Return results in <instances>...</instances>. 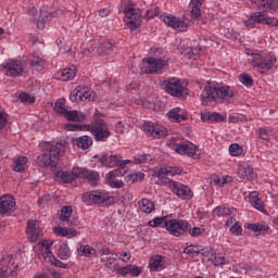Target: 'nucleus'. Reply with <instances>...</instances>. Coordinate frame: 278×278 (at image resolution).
<instances>
[{
    "label": "nucleus",
    "instance_id": "nucleus-59",
    "mask_svg": "<svg viewBox=\"0 0 278 278\" xmlns=\"http://www.w3.org/2000/svg\"><path fill=\"white\" fill-rule=\"evenodd\" d=\"M54 233L56 236H61L62 238H67L68 236V229L67 228H62V227H55L54 228Z\"/></svg>",
    "mask_w": 278,
    "mask_h": 278
},
{
    "label": "nucleus",
    "instance_id": "nucleus-40",
    "mask_svg": "<svg viewBox=\"0 0 278 278\" xmlns=\"http://www.w3.org/2000/svg\"><path fill=\"white\" fill-rule=\"evenodd\" d=\"M27 162L29 159L27 156H21L15 161V165L13 166V170L15 173H25V166H27Z\"/></svg>",
    "mask_w": 278,
    "mask_h": 278
},
{
    "label": "nucleus",
    "instance_id": "nucleus-55",
    "mask_svg": "<svg viewBox=\"0 0 278 278\" xmlns=\"http://www.w3.org/2000/svg\"><path fill=\"white\" fill-rule=\"evenodd\" d=\"M71 250L68 249V245L62 244L59 249V257L60 260H66V257H70Z\"/></svg>",
    "mask_w": 278,
    "mask_h": 278
},
{
    "label": "nucleus",
    "instance_id": "nucleus-9",
    "mask_svg": "<svg viewBox=\"0 0 278 278\" xmlns=\"http://www.w3.org/2000/svg\"><path fill=\"white\" fill-rule=\"evenodd\" d=\"M161 21H163L167 27H172L175 31H186L188 29V23L169 13L161 15Z\"/></svg>",
    "mask_w": 278,
    "mask_h": 278
},
{
    "label": "nucleus",
    "instance_id": "nucleus-52",
    "mask_svg": "<svg viewBox=\"0 0 278 278\" xmlns=\"http://www.w3.org/2000/svg\"><path fill=\"white\" fill-rule=\"evenodd\" d=\"M243 149L242 146L238 144V143H232L229 147V153L230 155H232L233 157H238V155H242L243 153Z\"/></svg>",
    "mask_w": 278,
    "mask_h": 278
},
{
    "label": "nucleus",
    "instance_id": "nucleus-3",
    "mask_svg": "<svg viewBox=\"0 0 278 278\" xmlns=\"http://www.w3.org/2000/svg\"><path fill=\"white\" fill-rule=\"evenodd\" d=\"M244 53L251 58L249 59L251 66H253V68H257L261 73H268V71H273V68H275V64H277V56L274 54L249 48L244 50Z\"/></svg>",
    "mask_w": 278,
    "mask_h": 278
},
{
    "label": "nucleus",
    "instance_id": "nucleus-18",
    "mask_svg": "<svg viewBox=\"0 0 278 278\" xmlns=\"http://www.w3.org/2000/svg\"><path fill=\"white\" fill-rule=\"evenodd\" d=\"M14 207H16V202L13 197L3 195L0 198V214H10V212H14Z\"/></svg>",
    "mask_w": 278,
    "mask_h": 278
},
{
    "label": "nucleus",
    "instance_id": "nucleus-39",
    "mask_svg": "<svg viewBox=\"0 0 278 278\" xmlns=\"http://www.w3.org/2000/svg\"><path fill=\"white\" fill-rule=\"evenodd\" d=\"M248 229H250V231H254V233L260 235V233H268V229H270V227L266 223L249 224Z\"/></svg>",
    "mask_w": 278,
    "mask_h": 278
},
{
    "label": "nucleus",
    "instance_id": "nucleus-22",
    "mask_svg": "<svg viewBox=\"0 0 278 278\" xmlns=\"http://www.w3.org/2000/svg\"><path fill=\"white\" fill-rule=\"evenodd\" d=\"M75 75H77V66L71 65L58 72L55 78L59 79V81H71V79H75Z\"/></svg>",
    "mask_w": 278,
    "mask_h": 278
},
{
    "label": "nucleus",
    "instance_id": "nucleus-19",
    "mask_svg": "<svg viewBox=\"0 0 278 278\" xmlns=\"http://www.w3.org/2000/svg\"><path fill=\"white\" fill-rule=\"evenodd\" d=\"M181 168L177 166H161L159 172H154V177L159 179H164L165 177H175L181 173Z\"/></svg>",
    "mask_w": 278,
    "mask_h": 278
},
{
    "label": "nucleus",
    "instance_id": "nucleus-64",
    "mask_svg": "<svg viewBox=\"0 0 278 278\" xmlns=\"http://www.w3.org/2000/svg\"><path fill=\"white\" fill-rule=\"evenodd\" d=\"M116 131L117 134H125V131H127V127H125V124H123V122H118L116 125Z\"/></svg>",
    "mask_w": 278,
    "mask_h": 278
},
{
    "label": "nucleus",
    "instance_id": "nucleus-21",
    "mask_svg": "<svg viewBox=\"0 0 278 278\" xmlns=\"http://www.w3.org/2000/svg\"><path fill=\"white\" fill-rule=\"evenodd\" d=\"M96 160L99 159V162H101L102 166H106L109 168H114V166H118V160H121L119 155H113L104 153L101 156L94 155Z\"/></svg>",
    "mask_w": 278,
    "mask_h": 278
},
{
    "label": "nucleus",
    "instance_id": "nucleus-57",
    "mask_svg": "<svg viewBox=\"0 0 278 278\" xmlns=\"http://www.w3.org/2000/svg\"><path fill=\"white\" fill-rule=\"evenodd\" d=\"M73 142L77 146L78 149H83V151L90 149V146L92 144V140H76Z\"/></svg>",
    "mask_w": 278,
    "mask_h": 278
},
{
    "label": "nucleus",
    "instance_id": "nucleus-12",
    "mask_svg": "<svg viewBox=\"0 0 278 278\" xmlns=\"http://www.w3.org/2000/svg\"><path fill=\"white\" fill-rule=\"evenodd\" d=\"M16 268H18V264L14 263V257L8 255L2 260V267H0V278H8L9 273L12 277L16 275Z\"/></svg>",
    "mask_w": 278,
    "mask_h": 278
},
{
    "label": "nucleus",
    "instance_id": "nucleus-25",
    "mask_svg": "<svg viewBox=\"0 0 278 278\" xmlns=\"http://www.w3.org/2000/svg\"><path fill=\"white\" fill-rule=\"evenodd\" d=\"M237 175L242 179V181H244V179H247V181H253V179L257 177V174L253 172V167H251V165L240 166Z\"/></svg>",
    "mask_w": 278,
    "mask_h": 278
},
{
    "label": "nucleus",
    "instance_id": "nucleus-31",
    "mask_svg": "<svg viewBox=\"0 0 278 278\" xmlns=\"http://www.w3.org/2000/svg\"><path fill=\"white\" fill-rule=\"evenodd\" d=\"M64 118L71 121L72 123H84V121H86V114L77 110L67 111L64 115Z\"/></svg>",
    "mask_w": 278,
    "mask_h": 278
},
{
    "label": "nucleus",
    "instance_id": "nucleus-14",
    "mask_svg": "<svg viewBox=\"0 0 278 278\" xmlns=\"http://www.w3.org/2000/svg\"><path fill=\"white\" fill-rule=\"evenodd\" d=\"M174 150L180 155H188V157H194V155H197V151H199V147L191 141H187L186 143L175 144Z\"/></svg>",
    "mask_w": 278,
    "mask_h": 278
},
{
    "label": "nucleus",
    "instance_id": "nucleus-10",
    "mask_svg": "<svg viewBox=\"0 0 278 278\" xmlns=\"http://www.w3.org/2000/svg\"><path fill=\"white\" fill-rule=\"evenodd\" d=\"M165 91L172 97H181L184 94V83L179 78H168L164 80Z\"/></svg>",
    "mask_w": 278,
    "mask_h": 278
},
{
    "label": "nucleus",
    "instance_id": "nucleus-61",
    "mask_svg": "<svg viewBox=\"0 0 278 278\" xmlns=\"http://www.w3.org/2000/svg\"><path fill=\"white\" fill-rule=\"evenodd\" d=\"M119 168L118 169H115L113 173L115 175V177H118V175L123 176V175H126L127 172L129 170V167L127 166H118Z\"/></svg>",
    "mask_w": 278,
    "mask_h": 278
},
{
    "label": "nucleus",
    "instance_id": "nucleus-5",
    "mask_svg": "<svg viewBox=\"0 0 278 278\" xmlns=\"http://www.w3.org/2000/svg\"><path fill=\"white\" fill-rule=\"evenodd\" d=\"M151 53H154V56L142 59L141 73L147 75H152L153 73H161L165 68L168 62L165 59H162V50L154 48L151 49Z\"/></svg>",
    "mask_w": 278,
    "mask_h": 278
},
{
    "label": "nucleus",
    "instance_id": "nucleus-26",
    "mask_svg": "<svg viewBox=\"0 0 278 278\" xmlns=\"http://www.w3.org/2000/svg\"><path fill=\"white\" fill-rule=\"evenodd\" d=\"M124 14L129 21H136V18H142V11L137 9L134 4L128 3L125 7Z\"/></svg>",
    "mask_w": 278,
    "mask_h": 278
},
{
    "label": "nucleus",
    "instance_id": "nucleus-7",
    "mask_svg": "<svg viewBox=\"0 0 278 278\" xmlns=\"http://www.w3.org/2000/svg\"><path fill=\"white\" fill-rule=\"evenodd\" d=\"M165 229L176 238H181L185 233L190 231V223L185 219H168L165 224Z\"/></svg>",
    "mask_w": 278,
    "mask_h": 278
},
{
    "label": "nucleus",
    "instance_id": "nucleus-28",
    "mask_svg": "<svg viewBox=\"0 0 278 278\" xmlns=\"http://www.w3.org/2000/svg\"><path fill=\"white\" fill-rule=\"evenodd\" d=\"M140 273H142V267L134 265H126L118 270V275H122V277H127V275H130V277H139Z\"/></svg>",
    "mask_w": 278,
    "mask_h": 278
},
{
    "label": "nucleus",
    "instance_id": "nucleus-30",
    "mask_svg": "<svg viewBox=\"0 0 278 278\" xmlns=\"http://www.w3.org/2000/svg\"><path fill=\"white\" fill-rule=\"evenodd\" d=\"M28 62L31 68H35V71H38L45 66V59H42V56L38 52L29 54Z\"/></svg>",
    "mask_w": 278,
    "mask_h": 278
},
{
    "label": "nucleus",
    "instance_id": "nucleus-33",
    "mask_svg": "<svg viewBox=\"0 0 278 278\" xmlns=\"http://www.w3.org/2000/svg\"><path fill=\"white\" fill-rule=\"evenodd\" d=\"M256 8H267L268 10H278V0H250Z\"/></svg>",
    "mask_w": 278,
    "mask_h": 278
},
{
    "label": "nucleus",
    "instance_id": "nucleus-15",
    "mask_svg": "<svg viewBox=\"0 0 278 278\" xmlns=\"http://www.w3.org/2000/svg\"><path fill=\"white\" fill-rule=\"evenodd\" d=\"M170 187L174 194H177L180 199L190 200L192 198V190L188 186L172 181Z\"/></svg>",
    "mask_w": 278,
    "mask_h": 278
},
{
    "label": "nucleus",
    "instance_id": "nucleus-37",
    "mask_svg": "<svg viewBox=\"0 0 278 278\" xmlns=\"http://www.w3.org/2000/svg\"><path fill=\"white\" fill-rule=\"evenodd\" d=\"M78 255H80V257H94V255H97V250H94V248L90 247L89 244H81L78 248Z\"/></svg>",
    "mask_w": 278,
    "mask_h": 278
},
{
    "label": "nucleus",
    "instance_id": "nucleus-17",
    "mask_svg": "<svg viewBox=\"0 0 278 278\" xmlns=\"http://www.w3.org/2000/svg\"><path fill=\"white\" fill-rule=\"evenodd\" d=\"M27 235L30 242H36L40 236H42V230L38 225V220L30 219L27 222Z\"/></svg>",
    "mask_w": 278,
    "mask_h": 278
},
{
    "label": "nucleus",
    "instance_id": "nucleus-11",
    "mask_svg": "<svg viewBox=\"0 0 278 278\" xmlns=\"http://www.w3.org/2000/svg\"><path fill=\"white\" fill-rule=\"evenodd\" d=\"M143 130L147 131V134H150L152 138H165L167 130L166 127L160 125L159 123L155 122H147L143 124Z\"/></svg>",
    "mask_w": 278,
    "mask_h": 278
},
{
    "label": "nucleus",
    "instance_id": "nucleus-8",
    "mask_svg": "<svg viewBox=\"0 0 278 278\" xmlns=\"http://www.w3.org/2000/svg\"><path fill=\"white\" fill-rule=\"evenodd\" d=\"M84 203H103L104 205L114 204V197H110L108 193L101 191H91L90 193L83 194Z\"/></svg>",
    "mask_w": 278,
    "mask_h": 278
},
{
    "label": "nucleus",
    "instance_id": "nucleus-16",
    "mask_svg": "<svg viewBox=\"0 0 278 278\" xmlns=\"http://www.w3.org/2000/svg\"><path fill=\"white\" fill-rule=\"evenodd\" d=\"M54 177L61 179L63 184H72V181L79 177V167H74L72 170L56 172Z\"/></svg>",
    "mask_w": 278,
    "mask_h": 278
},
{
    "label": "nucleus",
    "instance_id": "nucleus-48",
    "mask_svg": "<svg viewBox=\"0 0 278 278\" xmlns=\"http://www.w3.org/2000/svg\"><path fill=\"white\" fill-rule=\"evenodd\" d=\"M252 15L254 16L256 23L266 25V20L268 18V13L266 11L254 12Z\"/></svg>",
    "mask_w": 278,
    "mask_h": 278
},
{
    "label": "nucleus",
    "instance_id": "nucleus-13",
    "mask_svg": "<svg viewBox=\"0 0 278 278\" xmlns=\"http://www.w3.org/2000/svg\"><path fill=\"white\" fill-rule=\"evenodd\" d=\"M7 77H21L25 73V67L21 61H10L4 65Z\"/></svg>",
    "mask_w": 278,
    "mask_h": 278
},
{
    "label": "nucleus",
    "instance_id": "nucleus-34",
    "mask_svg": "<svg viewBox=\"0 0 278 278\" xmlns=\"http://www.w3.org/2000/svg\"><path fill=\"white\" fill-rule=\"evenodd\" d=\"M201 119L203 122L210 121L211 123H223L224 117L217 112H203L201 113Z\"/></svg>",
    "mask_w": 278,
    "mask_h": 278
},
{
    "label": "nucleus",
    "instance_id": "nucleus-51",
    "mask_svg": "<svg viewBox=\"0 0 278 278\" xmlns=\"http://www.w3.org/2000/svg\"><path fill=\"white\" fill-rule=\"evenodd\" d=\"M168 219L166 217H155L149 222L150 227H166Z\"/></svg>",
    "mask_w": 278,
    "mask_h": 278
},
{
    "label": "nucleus",
    "instance_id": "nucleus-24",
    "mask_svg": "<svg viewBox=\"0 0 278 278\" xmlns=\"http://www.w3.org/2000/svg\"><path fill=\"white\" fill-rule=\"evenodd\" d=\"M167 117L172 123H181L188 121V113L181 108H174L167 113Z\"/></svg>",
    "mask_w": 278,
    "mask_h": 278
},
{
    "label": "nucleus",
    "instance_id": "nucleus-56",
    "mask_svg": "<svg viewBox=\"0 0 278 278\" xmlns=\"http://www.w3.org/2000/svg\"><path fill=\"white\" fill-rule=\"evenodd\" d=\"M239 80L243 86H248V87L253 86V77H251V75L249 74L239 75Z\"/></svg>",
    "mask_w": 278,
    "mask_h": 278
},
{
    "label": "nucleus",
    "instance_id": "nucleus-4",
    "mask_svg": "<svg viewBox=\"0 0 278 278\" xmlns=\"http://www.w3.org/2000/svg\"><path fill=\"white\" fill-rule=\"evenodd\" d=\"M66 129L67 131H91L96 140H105L110 138L111 134L110 126L103 121L98 122L96 126L67 124Z\"/></svg>",
    "mask_w": 278,
    "mask_h": 278
},
{
    "label": "nucleus",
    "instance_id": "nucleus-1",
    "mask_svg": "<svg viewBox=\"0 0 278 278\" xmlns=\"http://www.w3.org/2000/svg\"><path fill=\"white\" fill-rule=\"evenodd\" d=\"M233 97V88L216 81L207 83L200 94L202 105H210L212 101H229Z\"/></svg>",
    "mask_w": 278,
    "mask_h": 278
},
{
    "label": "nucleus",
    "instance_id": "nucleus-41",
    "mask_svg": "<svg viewBox=\"0 0 278 278\" xmlns=\"http://www.w3.org/2000/svg\"><path fill=\"white\" fill-rule=\"evenodd\" d=\"M51 247H53V241H43L42 242V255L49 257L50 262H53L55 257L53 252H51Z\"/></svg>",
    "mask_w": 278,
    "mask_h": 278
},
{
    "label": "nucleus",
    "instance_id": "nucleus-23",
    "mask_svg": "<svg viewBox=\"0 0 278 278\" xmlns=\"http://www.w3.org/2000/svg\"><path fill=\"white\" fill-rule=\"evenodd\" d=\"M79 178L87 179L91 186H97L99 184L100 176L97 170L88 168H79Z\"/></svg>",
    "mask_w": 278,
    "mask_h": 278
},
{
    "label": "nucleus",
    "instance_id": "nucleus-6",
    "mask_svg": "<svg viewBox=\"0 0 278 278\" xmlns=\"http://www.w3.org/2000/svg\"><path fill=\"white\" fill-rule=\"evenodd\" d=\"M97 93L86 86H77L70 94L72 103H90L94 101Z\"/></svg>",
    "mask_w": 278,
    "mask_h": 278
},
{
    "label": "nucleus",
    "instance_id": "nucleus-49",
    "mask_svg": "<svg viewBox=\"0 0 278 278\" xmlns=\"http://www.w3.org/2000/svg\"><path fill=\"white\" fill-rule=\"evenodd\" d=\"M140 23H142V18L130 20L126 23L128 29H130L131 34H138V28L140 27Z\"/></svg>",
    "mask_w": 278,
    "mask_h": 278
},
{
    "label": "nucleus",
    "instance_id": "nucleus-32",
    "mask_svg": "<svg viewBox=\"0 0 278 278\" xmlns=\"http://www.w3.org/2000/svg\"><path fill=\"white\" fill-rule=\"evenodd\" d=\"M249 199L252 207H255V210H258V212L266 214V210L264 208V202L262 201V199H260L257 192H251Z\"/></svg>",
    "mask_w": 278,
    "mask_h": 278
},
{
    "label": "nucleus",
    "instance_id": "nucleus-35",
    "mask_svg": "<svg viewBox=\"0 0 278 278\" xmlns=\"http://www.w3.org/2000/svg\"><path fill=\"white\" fill-rule=\"evenodd\" d=\"M138 205L143 214H151L155 212V203L150 199H142L139 201Z\"/></svg>",
    "mask_w": 278,
    "mask_h": 278
},
{
    "label": "nucleus",
    "instance_id": "nucleus-42",
    "mask_svg": "<svg viewBox=\"0 0 278 278\" xmlns=\"http://www.w3.org/2000/svg\"><path fill=\"white\" fill-rule=\"evenodd\" d=\"M184 253H187V255H191L192 257H197V255L201 254L205 255V252H203V249L199 245H188L185 248Z\"/></svg>",
    "mask_w": 278,
    "mask_h": 278
},
{
    "label": "nucleus",
    "instance_id": "nucleus-2",
    "mask_svg": "<svg viewBox=\"0 0 278 278\" xmlns=\"http://www.w3.org/2000/svg\"><path fill=\"white\" fill-rule=\"evenodd\" d=\"M41 149H49V153H42L37 156V164L40 168H55L58 166V155L64 153L66 141L61 140L56 144H52L49 141H43L39 144Z\"/></svg>",
    "mask_w": 278,
    "mask_h": 278
},
{
    "label": "nucleus",
    "instance_id": "nucleus-43",
    "mask_svg": "<svg viewBox=\"0 0 278 278\" xmlns=\"http://www.w3.org/2000/svg\"><path fill=\"white\" fill-rule=\"evenodd\" d=\"M213 216H217L220 218V216H231V208L229 206H216L213 210Z\"/></svg>",
    "mask_w": 278,
    "mask_h": 278
},
{
    "label": "nucleus",
    "instance_id": "nucleus-29",
    "mask_svg": "<svg viewBox=\"0 0 278 278\" xmlns=\"http://www.w3.org/2000/svg\"><path fill=\"white\" fill-rule=\"evenodd\" d=\"M72 214L73 206H64L61 210L60 220H62L63 225H68V227H75V223L71 220Z\"/></svg>",
    "mask_w": 278,
    "mask_h": 278
},
{
    "label": "nucleus",
    "instance_id": "nucleus-50",
    "mask_svg": "<svg viewBox=\"0 0 278 278\" xmlns=\"http://www.w3.org/2000/svg\"><path fill=\"white\" fill-rule=\"evenodd\" d=\"M115 258L106 257L103 260L105 262L104 266L109 268V270H115V273L118 275V271L121 270V266L118 264H114Z\"/></svg>",
    "mask_w": 278,
    "mask_h": 278
},
{
    "label": "nucleus",
    "instance_id": "nucleus-63",
    "mask_svg": "<svg viewBox=\"0 0 278 278\" xmlns=\"http://www.w3.org/2000/svg\"><path fill=\"white\" fill-rule=\"evenodd\" d=\"M119 260L122 262H125V263L129 262L131 260V253H129V252H122L121 255H119Z\"/></svg>",
    "mask_w": 278,
    "mask_h": 278
},
{
    "label": "nucleus",
    "instance_id": "nucleus-54",
    "mask_svg": "<svg viewBox=\"0 0 278 278\" xmlns=\"http://www.w3.org/2000/svg\"><path fill=\"white\" fill-rule=\"evenodd\" d=\"M187 233H190L192 238H199L201 233H205V229L200 227L192 228V225L189 224V231Z\"/></svg>",
    "mask_w": 278,
    "mask_h": 278
},
{
    "label": "nucleus",
    "instance_id": "nucleus-36",
    "mask_svg": "<svg viewBox=\"0 0 278 278\" xmlns=\"http://www.w3.org/2000/svg\"><path fill=\"white\" fill-rule=\"evenodd\" d=\"M189 5L191 8V18H199V16H201V5H203V0H191Z\"/></svg>",
    "mask_w": 278,
    "mask_h": 278
},
{
    "label": "nucleus",
    "instance_id": "nucleus-53",
    "mask_svg": "<svg viewBox=\"0 0 278 278\" xmlns=\"http://www.w3.org/2000/svg\"><path fill=\"white\" fill-rule=\"evenodd\" d=\"M18 99L22 103H36V97L28 94L27 92H21Z\"/></svg>",
    "mask_w": 278,
    "mask_h": 278
},
{
    "label": "nucleus",
    "instance_id": "nucleus-46",
    "mask_svg": "<svg viewBox=\"0 0 278 278\" xmlns=\"http://www.w3.org/2000/svg\"><path fill=\"white\" fill-rule=\"evenodd\" d=\"M115 177L116 176L114 175V172H110L108 174V179L111 188H123V186H125L123 180H116Z\"/></svg>",
    "mask_w": 278,
    "mask_h": 278
},
{
    "label": "nucleus",
    "instance_id": "nucleus-45",
    "mask_svg": "<svg viewBox=\"0 0 278 278\" xmlns=\"http://www.w3.org/2000/svg\"><path fill=\"white\" fill-rule=\"evenodd\" d=\"M208 260L214 266H223L225 264V256L220 253H212Z\"/></svg>",
    "mask_w": 278,
    "mask_h": 278
},
{
    "label": "nucleus",
    "instance_id": "nucleus-58",
    "mask_svg": "<svg viewBox=\"0 0 278 278\" xmlns=\"http://www.w3.org/2000/svg\"><path fill=\"white\" fill-rule=\"evenodd\" d=\"M159 14H160V8H152L146 12L144 18L149 21L150 18H154V16H157Z\"/></svg>",
    "mask_w": 278,
    "mask_h": 278
},
{
    "label": "nucleus",
    "instance_id": "nucleus-47",
    "mask_svg": "<svg viewBox=\"0 0 278 278\" xmlns=\"http://www.w3.org/2000/svg\"><path fill=\"white\" fill-rule=\"evenodd\" d=\"M53 110L56 112V114H62V116H66V112H68V110H66V105L64 104V99L56 101Z\"/></svg>",
    "mask_w": 278,
    "mask_h": 278
},
{
    "label": "nucleus",
    "instance_id": "nucleus-20",
    "mask_svg": "<svg viewBox=\"0 0 278 278\" xmlns=\"http://www.w3.org/2000/svg\"><path fill=\"white\" fill-rule=\"evenodd\" d=\"M52 18L53 14H51V12L47 11V9H41L39 10L38 17L34 20V23L38 29H45L47 23H51Z\"/></svg>",
    "mask_w": 278,
    "mask_h": 278
},
{
    "label": "nucleus",
    "instance_id": "nucleus-44",
    "mask_svg": "<svg viewBox=\"0 0 278 278\" xmlns=\"http://www.w3.org/2000/svg\"><path fill=\"white\" fill-rule=\"evenodd\" d=\"M152 160L149 154H137L132 159V164H149Z\"/></svg>",
    "mask_w": 278,
    "mask_h": 278
},
{
    "label": "nucleus",
    "instance_id": "nucleus-38",
    "mask_svg": "<svg viewBox=\"0 0 278 278\" xmlns=\"http://www.w3.org/2000/svg\"><path fill=\"white\" fill-rule=\"evenodd\" d=\"M98 53L100 55H114V43L111 41H105L98 48Z\"/></svg>",
    "mask_w": 278,
    "mask_h": 278
},
{
    "label": "nucleus",
    "instance_id": "nucleus-27",
    "mask_svg": "<svg viewBox=\"0 0 278 278\" xmlns=\"http://www.w3.org/2000/svg\"><path fill=\"white\" fill-rule=\"evenodd\" d=\"M166 268V263L164 262V257L162 255H155L150 260V270L151 273H157Z\"/></svg>",
    "mask_w": 278,
    "mask_h": 278
},
{
    "label": "nucleus",
    "instance_id": "nucleus-60",
    "mask_svg": "<svg viewBox=\"0 0 278 278\" xmlns=\"http://www.w3.org/2000/svg\"><path fill=\"white\" fill-rule=\"evenodd\" d=\"M244 25L245 27H248V29H253V27L257 25V22L255 21V17L253 14L244 22Z\"/></svg>",
    "mask_w": 278,
    "mask_h": 278
},
{
    "label": "nucleus",
    "instance_id": "nucleus-62",
    "mask_svg": "<svg viewBox=\"0 0 278 278\" xmlns=\"http://www.w3.org/2000/svg\"><path fill=\"white\" fill-rule=\"evenodd\" d=\"M265 25H268L269 27H278L277 17H267V20L265 21Z\"/></svg>",
    "mask_w": 278,
    "mask_h": 278
}]
</instances>
